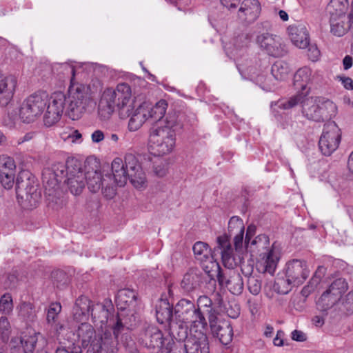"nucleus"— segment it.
<instances>
[{"instance_id": "2eb2a0df", "label": "nucleus", "mask_w": 353, "mask_h": 353, "mask_svg": "<svg viewBox=\"0 0 353 353\" xmlns=\"http://www.w3.org/2000/svg\"><path fill=\"white\" fill-rule=\"evenodd\" d=\"M210 279L217 278L219 285L222 287H226L233 294H240L243 290V281L241 276L234 270H219L214 274L209 276Z\"/></svg>"}, {"instance_id": "c9c22d12", "label": "nucleus", "mask_w": 353, "mask_h": 353, "mask_svg": "<svg viewBox=\"0 0 353 353\" xmlns=\"http://www.w3.org/2000/svg\"><path fill=\"white\" fill-rule=\"evenodd\" d=\"M168 104L165 100L161 99L156 103L154 105H152L148 102L149 119L152 122H159L164 123V121L161 119L164 117Z\"/></svg>"}, {"instance_id": "a18cd8bd", "label": "nucleus", "mask_w": 353, "mask_h": 353, "mask_svg": "<svg viewBox=\"0 0 353 353\" xmlns=\"http://www.w3.org/2000/svg\"><path fill=\"white\" fill-rule=\"evenodd\" d=\"M13 310V301L10 294L6 293L0 298V312L9 315Z\"/></svg>"}, {"instance_id": "09e8293b", "label": "nucleus", "mask_w": 353, "mask_h": 353, "mask_svg": "<svg viewBox=\"0 0 353 353\" xmlns=\"http://www.w3.org/2000/svg\"><path fill=\"white\" fill-rule=\"evenodd\" d=\"M167 340L168 342L163 348L162 353H186L183 343H176L172 338Z\"/></svg>"}, {"instance_id": "ddd939ff", "label": "nucleus", "mask_w": 353, "mask_h": 353, "mask_svg": "<svg viewBox=\"0 0 353 353\" xmlns=\"http://www.w3.org/2000/svg\"><path fill=\"white\" fill-rule=\"evenodd\" d=\"M341 130L334 121L325 124L319 145L323 154L330 156L339 147L341 141Z\"/></svg>"}, {"instance_id": "69168bd1", "label": "nucleus", "mask_w": 353, "mask_h": 353, "mask_svg": "<svg viewBox=\"0 0 353 353\" xmlns=\"http://www.w3.org/2000/svg\"><path fill=\"white\" fill-rule=\"evenodd\" d=\"M247 39L245 36H239L234 39V46L235 48L234 50H237L239 48H242L246 43Z\"/></svg>"}, {"instance_id": "a211bd4d", "label": "nucleus", "mask_w": 353, "mask_h": 353, "mask_svg": "<svg viewBox=\"0 0 353 353\" xmlns=\"http://www.w3.org/2000/svg\"><path fill=\"white\" fill-rule=\"evenodd\" d=\"M256 44L272 57H282L286 50L280 37L269 32H259L256 37Z\"/></svg>"}, {"instance_id": "393cba45", "label": "nucleus", "mask_w": 353, "mask_h": 353, "mask_svg": "<svg viewBox=\"0 0 353 353\" xmlns=\"http://www.w3.org/2000/svg\"><path fill=\"white\" fill-rule=\"evenodd\" d=\"M261 12L258 0H243L239 9V17L249 23L255 21Z\"/></svg>"}, {"instance_id": "58836bf2", "label": "nucleus", "mask_w": 353, "mask_h": 353, "mask_svg": "<svg viewBox=\"0 0 353 353\" xmlns=\"http://www.w3.org/2000/svg\"><path fill=\"white\" fill-rule=\"evenodd\" d=\"M348 289V284L344 279L339 278L334 281L326 290L339 301L342 294Z\"/></svg>"}, {"instance_id": "b1692460", "label": "nucleus", "mask_w": 353, "mask_h": 353, "mask_svg": "<svg viewBox=\"0 0 353 353\" xmlns=\"http://www.w3.org/2000/svg\"><path fill=\"white\" fill-rule=\"evenodd\" d=\"M16 190L18 193L24 192L27 199L30 196L36 199L39 196V193L37 191L34 179L27 171H22L17 176Z\"/></svg>"}, {"instance_id": "5701e85b", "label": "nucleus", "mask_w": 353, "mask_h": 353, "mask_svg": "<svg viewBox=\"0 0 353 353\" xmlns=\"http://www.w3.org/2000/svg\"><path fill=\"white\" fill-rule=\"evenodd\" d=\"M148 102L143 101L139 105L132 103V110L130 114V119L128 122V128L130 131L137 130L142 125L149 119Z\"/></svg>"}, {"instance_id": "aec40b11", "label": "nucleus", "mask_w": 353, "mask_h": 353, "mask_svg": "<svg viewBox=\"0 0 353 353\" xmlns=\"http://www.w3.org/2000/svg\"><path fill=\"white\" fill-rule=\"evenodd\" d=\"M116 324L113 327L114 339L110 334L106 332L95 341L92 350L99 353H114L117 351V338L123 328L121 321L118 316L116 317Z\"/></svg>"}, {"instance_id": "6ab92c4d", "label": "nucleus", "mask_w": 353, "mask_h": 353, "mask_svg": "<svg viewBox=\"0 0 353 353\" xmlns=\"http://www.w3.org/2000/svg\"><path fill=\"white\" fill-rule=\"evenodd\" d=\"M183 345L186 353H210L208 338L202 330L191 327Z\"/></svg>"}, {"instance_id": "79ce46f5", "label": "nucleus", "mask_w": 353, "mask_h": 353, "mask_svg": "<svg viewBox=\"0 0 353 353\" xmlns=\"http://www.w3.org/2000/svg\"><path fill=\"white\" fill-rule=\"evenodd\" d=\"M339 300L332 296L331 294L325 291L317 302L318 307L323 311H325L334 306Z\"/></svg>"}, {"instance_id": "473e14b6", "label": "nucleus", "mask_w": 353, "mask_h": 353, "mask_svg": "<svg viewBox=\"0 0 353 353\" xmlns=\"http://www.w3.org/2000/svg\"><path fill=\"white\" fill-rule=\"evenodd\" d=\"M196 310L200 314L208 316L209 323H213V321L217 318V312L212 306V301L207 296H200L198 298Z\"/></svg>"}, {"instance_id": "f8f14e48", "label": "nucleus", "mask_w": 353, "mask_h": 353, "mask_svg": "<svg viewBox=\"0 0 353 353\" xmlns=\"http://www.w3.org/2000/svg\"><path fill=\"white\" fill-rule=\"evenodd\" d=\"M85 182L88 190L92 193L101 191L107 199H111L116 195V185H113L110 175H103L97 171L85 172Z\"/></svg>"}, {"instance_id": "052dcab7", "label": "nucleus", "mask_w": 353, "mask_h": 353, "mask_svg": "<svg viewBox=\"0 0 353 353\" xmlns=\"http://www.w3.org/2000/svg\"><path fill=\"white\" fill-rule=\"evenodd\" d=\"M336 79H339L347 90H353V80L347 77L337 76Z\"/></svg>"}, {"instance_id": "603ef678", "label": "nucleus", "mask_w": 353, "mask_h": 353, "mask_svg": "<svg viewBox=\"0 0 353 353\" xmlns=\"http://www.w3.org/2000/svg\"><path fill=\"white\" fill-rule=\"evenodd\" d=\"M153 170L154 174L160 177L164 176L168 171L166 161L161 158H157L153 161Z\"/></svg>"}, {"instance_id": "72a5a7b5", "label": "nucleus", "mask_w": 353, "mask_h": 353, "mask_svg": "<svg viewBox=\"0 0 353 353\" xmlns=\"http://www.w3.org/2000/svg\"><path fill=\"white\" fill-rule=\"evenodd\" d=\"M157 320L159 323H170L172 319V306L166 299H161L156 307Z\"/></svg>"}, {"instance_id": "5fc2aeb1", "label": "nucleus", "mask_w": 353, "mask_h": 353, "mask_svg": "<svg viewBox=\"0 0 353 353\" xmlns=\"http://www.w3.org/2000/svg\"><path fill=\"white\" fill-rule=\"evenodd\" d=\"M248 288L254 295L259 294L261 290V281L256 276L250 275L248 279Z\"/></svg>"}, {"instance_id": "4be33fe9", "label": "nucleus", "mask_w": 353, "mask_h": 353, "mask_svg": "<svg viewBox=\"0 0 353 353\" xmlns=\"http://www.w3.org/2000/svg\"><path fill=\"white\" fill-rule=\"evenodd\" d=\"M116 303L120 310H126L132 314L137 312L139 309L137 293L129 288H124L118 291Z\"/></svg>"}, {"instance_id": "c85d7f7f", "label": "nucleus", "mask_w": 353, "mask_h": 353, "mask_svg": "<svg viewBox=\"0 0 353 353\" xmlns=\"http://www.w3.org/2000/svg\"><path fill=\"white\" fill-rule=\"evenodd\" d=\"M23 350L26 353H39L43 351L47 344L45 338L39 332H34L33 334L24 336L20 340Z\"/></svg>"}, {"instance_id": "13d9d810", "label": "nucleus", "mask_w": 353, "mask_h": 353, "mask_svg": "<svg viewBox=\"0 0 353 353\" xmlns=\"http://www.w3.org/2000/svg\"><path fill=\"white\" fill-rule=\"evenodd\" d=\"M244 232H240L238 234H233L234 236V245L236 251H239L242 249L243 244L245 245V239H243Z\"/></svg>"}, {"instance_id": "de8ad7c7", "label": "nucleus", "mask_w": 353, "mask_h": 353, "mask_svg": "<svg viewBox=\"0 0 353 353\" xmlns=\"http://www.w3.org/2000/svg\"><path fill=\"white\" fill-rule=\"evenodd\" d=\"M11 333V325L5 316L0 317V339L3 342H7Z\"/></svg>"}, {"instance_id": "ea45409f", "label": "nucleus", "mask_w": 353, "mask_h": 353, "mask_svg": "<svg viewBox=\"0 0 353 353\" xmlns=\"http://www.w3.org/2000/svg\"><path fill=\"white\" fill-rule=\"evenodd\" d=\"M170 330L172 336L170 335L172 339H174L177 341V343H181L188 338V325L185 324V325L183 324L177 325V324H171Z\"/></svg>"}, {"instance_id": "c03bdc74", "label": "nucleus", "mask_w": 353, "mask_h": 353, "mask_svg": "<svg viewBox=\"0 0 353 353\" xmlns=\"http://www.w3.org/2000/svg\"><path fill=\"white\" fill-rule=\"evenodd\" d=\"M18 308L19 315L23 319L30 321H34L36 314L32 303L23 302L20 304Z\"/></svg>"}, {"instance_id": "412c9836", "label": "nucleus", "mask_w": 353, "mask_h": 353, "mask_svg": "<svg viewBox=\"0 0 353 353\" xmlns=\"http://www.w3.org/2000/svg\"><path fill=\"white\" fill-rule=\"evenodd\" d=\"M172 338L170 336L164 337L162 332L154 325H148L141 334L143 343L149 348H158L162 351L163 348L168 343L167 339Z\"/></svg>"}, {"instance_id": "338daca9", "label": "nucleus", "mask_w": 353, "mask_h": 353, "mask_svg": "<svg viewBox=\"0 0 353 353\" xmlns=\"http://www.w3.org/2000/svg\"><path fill=\"white\" fill-rule=\"evenodd\" d=\"M255 233V227L252 225H250L247 228L246 231V235L245 237V245L248 248L250 241L251 237Z\"/></svg>"}, {"instance_id": "cd10ccee", "label": "nucleus", "mask_w": 353, "mask_h": 353, "mask_svg": "<svg viewBox=\"0 0 353 353\" xmlns=\"http://www.w3.org/2000/svg\"><path fill=\"white\" fill-rule=\"evenodd\" d=\"M211 330L223 345L229 344L233 337V330L229 322L225 321H218L215 319L213 323H210Z\"/></svg>"}, {"instance_id": "e433bc0d", "label": "nucleus", "mask_w": 353, "mask_h": 353, "mask_svg": "<svg viewBox=\"0 0 353 353\" xmlns=\"http://www.w3.org/2000/svg\"><path fill=\"white\" fill-rule=\"evenodd\" d=\"M330 32L336 37L345 35L350 29L351 24L346 22V17L329 18Z\"/></svg>"}, {"instance_id": "c756f323", "label": "nucleus", "mask_w": 353, "mask_h": 353, "mask_svg": "<svg viewBox=\"0 0 353 353\" xmlns=\"http://www.w3.org/2000/svg\"><path fill=\"white\" fill-rule=\"evenodd\" d=\"M79 342L83 347L91 346L93 348L94 343L97 340L96 332L94 327L89 323H81L77 331Z\"/></svg>"}, {"instance_id": "a878e982", "label": "nucleus", "mask_w": 353, "mask_h": 353, "mask_svg": "<svg viewBox=\"0 0 353 353\" xmlns=\"http://www.w3.org/2000/svg\"><path fill=\"white\" fill-rule=\"evenodd\" d=\"M290 38L294 46L304 49L310 44L308 31L303 24H293L288 28Z\"/></svg>"}, {"instance_id": "20e7f679", "label": "nucleus", "mask_w": 353, "mask_h": 353, "mask_svg": "<svg viewBox=\"0 0 353 353\" xmlns=\"http://www.w3.org/2000/svg\"><path fill=\"white\" fill-rule=\"evenodd\" d=\"M176 112H168L161 125L152 130L150 135V144L154 155L163 156L171 152L176 141V130L180 128Z\"/></svg>"}, {"instance_id": "0e129e2a", "label": "nucleus", "mask_w": 353, "mask_h": 353, "mask_svg": "<svg viewBox=\"0 0 353 353\" xmlns=\"http://www.w3.org/2000/svg\"><path fill=\"white\" fill-rule=\"evenodd\" d=\"M291 336L292 340L296 341H304L306 340V335L305 333H303L302 331L300 330H294Z\"/></svg>"}, {"instance_id": "9b49d317", "label": "nucleus", "mask_w": 353, "mask_h": 353, "mask_svg": "<svg viewBox=\"0 0 353 353\" xmlns=\"http://www.w3.org/2000/svg\"><path fill=\"white\" fill-rule=\"evenodd\" d=\"M176 319L185 324L193 325V327L200 326L204 329L207 325V321L203 314L196 311L194 304L188 299L180 300L174 307Z\"/></svg>"}, {"instance_id": "4468645a", "label": "nucleus", "mask_w": 353, "mask_h": 353, "mask_svg": "<svg viewBox=\"0 0 353 353\" xmlns=\"http://www.w3.org/2000/svg\"><path fill=\"white\" fill-rule=\"evenodd\" d=\"M66 94L62 92H54L48 102L46 112L43 116L46 126L50 127L57 123L65 111Z\"/></svg>"}, {"instance_id": "6e6552de", "label": "nucleus", "mask_w": 353, "mask_h": 353, "mask_svg": "<svg viewBox=\"0 0 353 353\" xmlns=\"http://www.w3.org/2000/svg\"><path fill=\"white\" fill-rule=\"evenodd\" d=\"M312 70L310 68L303 67L299 68L294 76V85L295 89L301 91V93L288 99H281L276 102H272L271 103L272 111H276L277 108L288 110L296 106L303 98V96L305 97L308 94L310 90L308 85L312 82Z\"/></svg>"}, {"instance_id": "423d86ee", "label": "nucleus", "mask_w": 353, "mask_h": 353, "mask_svg": "<svg viewBox=\"0 0 353 353\" xmlns=\"http://www.w3.org/2000/svg\"><path fill=\"white\" fill-rule=\"evenodd\" d=\"M92 108L93 100L90 94L89 87L83 83L70 85L66 95L65 114L72 120H78Z\"/></svg>"}, {"instance_id": "f03ea898", "label": "nucleus", "mask_w": 353, "mask_h": 353, "mask_svg": "<svg viewBox=\"0 0 353 353\" xmlns=\"http://www.w3.org/2000/svg\"><path fill=\"white\" fill-rule=\"evenodd\" d=\"M134 100L132 90L126 83H119L116 88H108L103 92L98 105V113L102 120L108 119L117 108L121 119L130 117Z\"/></svg>"}, {"instance_id": "f704fd0d", "label": "nucleus", "mask_w": 353, "mask_h": 353, "mask_svg": "<svg viewBox=\"0 0 353 353\" xmlns=\"http://www.w3.org/2000/svg\"><path fill=\"white\" fill-rule=\"evenodd\" d=\"M91 316L93 322L100 323L101 328L108 322L114 323V316H110L109 310L103 305L99 303L92 305Z\"/></svg>"}, {"instance_id": "7c9ffc66", "label": "nucleus", "mask_w": 353, "mask_h": 353, "mask_svg": "<svg viewBox=\"0 0 353 353\" xmlns=\"http://www.w3.org/2000/svg\"><path fill=\"white\" fill-rule=\"evenodd\" d=\"M203 274L196 269H190L181 281V288L188 292L199 288L203 282Z\"/></svg>"}, {"instance_id": "680f3d73", "label": "nucleus", "mask_w": 353, "mask_h": 353, "mask_svg": "<svg viewBox=\"0 0 353 353\" xmlns=\"http://www.w3.org/2000/svg\"><path fill=\"white\" fill-rule=\"evenodd\" d=\"M285 332L283 330H278L276 336L273 339V343L275 346H283L284 345Z\"/></svg>"}, {"instance_id": "f3484780", "label": "nucleus", "mask_w": 353, "mask_h": 353, "mask_svg": "<svg viewBox=\"0 0 353 353\" xmlns=\"http://www.w3.org/2000/svg\"><path fill=\"white\" fill-rule=\"evenodd\" d=\"M217 245L214 249V254L218 252L221 256L223 264L227 270H234L241 263V259L234 254L228 235L223 234L216 239Z\"/></svg>"}, {"instance_id": "39448f33", "label": "nucleus", "mask_w": 353, "mask_h": 353, "mask_svg": "<svg viewBox=\"0 0 353 353\" xmlns=\"http://www.w3.org/2000/svg\"><path fill=\"white\" fill-rule=\"evenodd\" d=\"M251 252H256L260 256L257 269L260 272L273 275L276 271L281 257V248L274 243L270 246V239L265 234H259L255 237L249 246Z\"/></svg>"}, {"instance_id": "774afa93", "label": "nucleus", "mask_w": 353, "mask_h": 353, "mask_svg": "<svg viewBox=\"0 0 353 353\" xmlns=\"http://www.w3.org/2000/svg\"><path fill=\"white\" fill-rule=\"evenodd\" d=\"M310 54H308L309 59L312 61H315L318 59L320 52L315 46H312L309 48Z\"/></svg>"}, {"instance_id": "a19ab883", "label": "nucleus", "mask_w": 353, "mask_h": 353, "mask_svg": "<svg viewBox=\"0 0 353 353\" xmlns=\"http://www.w3.org/2000/svg\"><path fill=\"white\" fill-rule=\"evenodd\" d=\"M61 308L60 303L54 302L50 303L46 313L47 326L59 321V314L61 311Z\"/></svg>"}, {"instance_id": "dca6fc26", "label": "nucleus", "mask_w": 353, "mask_h": 353, "mask_svg": "<svg viewBox=\"0 0 353 353\" xmlns=\"http://www.w3.org/2000/svg\"><path fill=\"white\" fill-rule=\"evenodd\" d=\"M196 259L200 261L205 274H214L219 270V264L214 259V254L211 252V249L205 243L198 241L192 248Z\"/></svg>"}, {"instance_id": "1a4fd4ad", "label": "nucleus", "mask_w": 353, "mask_h": 353, "mask_svg": "<svg viewBox=\"0 0 353 353\" xmlns=\"http://www.w3.org/2000/svg\"><path fill=\"white\" fill-rule=\"evenodd\" d=\"M283 271L285 279H279L276 283L279 286V291L281 294H287L292 286L303 283L310 273L307 263L298 259L288 262Z\"/></svg>"}, {"instance_id": "49530a36", "label": "nucleus", "mask_w": 353, "mask_h": 353, "mask_svg": "<svg viewBox=\"0 0 353 353\" xmlns=\"http://www.w3.org/2000/svg\"><path fill=\"white\" fill-rule=\"evenodd\" d=\"M57 69L63 73L64 77H68L70 79V85L73 83H78L75 82V66L68 62L59 63Z\"/></svg>"}, {"instance_id": "bb28decb", "label": "nucleus", "mask_w": 353, "mask_h": 353, "mask_svg": "<svg viewBox=\"0 0 353 353\" xmlns=\"http://www.w3.org/2000/svg\"><path fill=\"white\" fill-rule=\"evenodd\" d=\"M17 84L13 75L0 76V105H6L12 98Z\"/></svg>"}, {"instance_id": "e2e57ef3", "label": "nucleus", "mask_w": 353, "mask_h": 353, "mask_svg": "<svg viewBox=\"0 0 353 353\" xmlns=\"http://www.w3.org/2000/svg\"><path fill=\"white\" fill-rule=\"evenodd\" d=\"M343 304L347 310H353V290L347 294Z\"/></svg>"}, {"instance_id": "bf43d9fd", "label": "nucleus", "mask_w": 353, "mask_h": 353, "mask_svg": "<svg viewBox=\"0 0 353 353\" xmlns=\"http://www.w3.org/2000/svg\"><path fill=\"white\" fill-rule=\"evenodd\" d=\"M89 313L88 312H84L82 310H76L73 309V316L74 319L77 322L85 321L88 319Z\"/></svg>"}, {"instance_id": "9d476101", "label": "nucleus", "mask_w": 353, "mask_h": 353, "mask_svg": "<svg viewBox=\"0 0 353 353\" xmlns=\"http://www.w3.org/2000/svg\"><path fill=\"white\" fill-rule=\"evenodd\" d=\"M48 102L46 92H35L27 97L21 104L19 117L23 122L30 123L40 116Z\"/></svg>"}, {"instance_id": "3c124183", "label": "nucleus", "mask_w": 353, "mask_h": 353, "mask_svg": "<svg viewBox=\"0 0 353 353\" xmlns=\"http://www.w3.org/2000/svg\"><path fill=\"white\" fill-rule=\"evenodd\" d=\"M16 172V165L12 158L8 156H0V172Z\"/></svg>"}, {"instance_id": "4d7b16f0", "label": "nucleus", "mask_w": 353, "mask_h": 353, "mask_svg": "<svg viewBox=\"0 0 353 353\" xmlns=\"http://www.w3.org/2000/svg\"><path fill=\"white\" fill-rule=\"evenodd\" d=\"M48 327L51 333H53L55 336H59L65 329V325L59 320L54 323L48 325Z\"/></svg>"}, {"instance_id": "864d4df0", "label": "nucleus", "mask_w": 353, "mask_h": 353, "mask_svg": "<svg viewBox=\"0 0 353 353\" xmlns=\"http://www.w3.org/2000/svg\"><path fill=\"white\" fill-rule=\"evenodd\" d=\"M92 307L90 299L85 296H81L76 300L73 309L90 312Z\"/></svg>"}, {"instance_id": "37998d69", "label": "nucleus", "mask_w": 353, "mask_h": 353, "mask_svg": "<svg viewBox=\"0 0 353 353\" xmlns=\"http://www.w3.org/2000/svg\"><path fill=\"white\" fill-rule=\"evenodd\" d=\"M244 224L243 220L239 216H234L230 218L228 222V234L230 236L240 232H244Z\"/></svg>"}, {"instance_id": "6e6d98bb", "label": "nucleus", "mask_w": 353, "mask_h": 353, "mask_svg": "<svg viewBox=\"0 0 353 353\" xmlns=\"http://www.w3.org/2000/svg\"><path fill=\"white\" fill-rule=\"evenodd\" d=\"M15 172H0V181L5 188L10 189L13 186L14 183Z\"/></svg>"}, {"instance_id": "7ed1b4c3", "label": "nucleus", "mask_w": 353, "mask_h": 353, "mask_svg": "<svg viewBox=\"0 0 353 353\" xmlns=\"http://www.w3.org/2000/svg\"><path fill=\"white\" fill-rule=\"evenodd\" d=\"M113 175L112 183L115 185L123 186L128 179L134 188L141 189L146 187L145 174L137 158L132 154H126L124 161L115 158L111 165Z\"/></svg>"}, {"instance_id": "4c0bfd02", "label": "nucleus", "mask_w": 353, "mask_h": 353, "mask_svg": "<svg viewBox=\"0 0 353 353\" xmlns=\"http://www.w3.org/2000/svg\"><path fill=\"white\" fill-rule=\"evenodd\" d=\"M291 68L289 64L283 61H276L272 66L271 73L278 81H285L289 77Z\"/></svg>"}, {"instance_id": "2f4dec72", "label": "nucleus", "mask_w": 353, "mask_h": 353, "mask_svg": "<svg viewBox=\"0 0 353 353\" xmlns=\"http://www.w3.org/2000/svg\"><path fill=\"white\" fill-rule=\"evenodd\" d=\"M350 5L348 0H330L326 7L329 18L346 17Z\"/></svg>"}, {"instance_id": "0eeeda50", "label": "nucleus", "mask_w": 353, "mask_h": 353, "mask_svg": "<svg viewBox=\"0 0 353 353\" xmlns=\"http://www.w3.org/2000/svg\"><path fill=\"white\" fill-rule=\"evenodd\" d=\"M302 105V113L308 119L323 121L330 119L336 113V105L330 100L321 97H306L299 101Z\"/></svg>"}, {"instance_id": "f257e3e1", "label": "nucleus", "mask_w": 353, "mask_h": 353, "mask_svg": "<svg viewBox=\"0 0 353 353\" xmlns=\"http://www.w3.org/2000/svg\"><path fill=\"white\" fill-rule=\"evenodd\" d=\"M53 179L50 183L48 181L45 185L46 192L51 194V188L56 190L63 180L69 190L74 195L82 193L85 185V173L82 170L81 161L76 158H68L66 162L56 163L52 167Z\"/></svg>"}, {"instance_id": "8fccbe9b", "label": "nucleus", "mask_w": 353, "mask_h": 353, "mask_svg": "<svg viewBox=\"0 0 353 353\" xmlns=\"http://www.w3.org/2000/svg\"><path fill=\"white\" fill-rule=\"evenodd\" d=\"M60 137L64 141H70L72 143L78 142L81 139V134L78 130L70 128H65L60 134Z\"/></svg>"}]
</instances>
